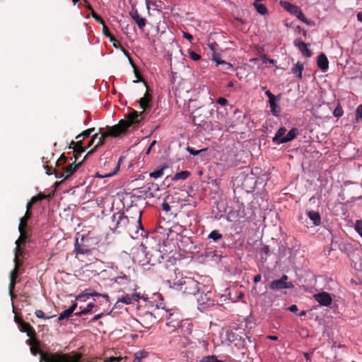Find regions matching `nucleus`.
<instances>
[{
    "mask_svg": "<svg viewBox=\"0 0 362 362\" xmlns=\"http://www.w3.org/2000/svg\"><path fill=\"white\" fill-rule=\"evenodd\" d=\"M269 247L267 245L262 246L259 250V255L262 259H267L269 255Z\"/></svg>",
    "mask_w": 362,
    "mask_h": 362,
    "instance_id": "34",
    "label": "nucleus"
},
{
    "mask_svg": "<svg viewBox=\"0 0 362 362\" xmlns=\"http://www.w3.org/2000/svg\"><path fill=\"white\" fill-rule=\"evenodd\" d=\"M92 16L94 18V19L97 22L100 23V24L103 25L105 23L103 20L98 14H96L95 13L93 12L92 13Z\"/></svg>",
    "mask_w": 362,
    "mask_h": 362,
    "instance_id": "48",
    "label": "nucleus"
},
{
    "mask_svg": "<svg viewBox=\"0 0 362 362\" xmlns=\"http://www.w3.org/2000/svg\"><path fill=\"white\" fill-rule=\"evenodd\" d=\"M30 352L33 356H36L37 354H40V362H45V361H41L42 354H44L45 356H50L52 354H60L59 353H50V354L44 353V352L40 351L38 348L35 347V346H32L30 348Z\"/></svg>",
    "mask_w": 362,
    "mask_h": 362,
    "instance_id": "29",
    "label": "nucleus"
},
{
    "mask_svg": "<svg viewBox=\"0 0 362 362\" xmlns=\"http://www.w3.org/2000/svg\"><path fill=\"white\" fill-rule=\"evenodd\" d=\"M187 151H188L190 154H192V155H193V156H197V155H198V154L200 153V151H199V150H195V149H194V148H190V147H187Z\"/></svg>",
    "mask_w": 362,
    "mask_h": 362,
    "instance_id": "50",
    "label": "nucleus"
},
{
    "mask_svg": "<svg viewBox=\"0 0 362 362\" xmlns=\"http://www.w3.org/2000/svg\"><path fill=\"white\" fill-rule=\"evenodd\" d=\"M166 168V167H163L160 169H158L152 173H150L149 176L151 177H153L154 179H158L160 177H162L164 174V170Z\"/></svg>",
    "mask_w": 362,
    "mask_h": 362,
    "instance_id": "32",
    "label": "nucleus"
},
{
    "mask_svg": "<svg viewBox=\"0 0 362 362\" xmlns=\"http://www.w3.org/2000/svg\"><path fill=\"white\" fill-rule=\"evenodd\" d=\"M362 119V104L360 105L356 110V119L358 121Z\"/></svg>",
    "mask_w": 362,
    "mask_h": 362,
    "instance_id": "42",
    "label": "nucleus"
},
{
    "mask_svg": "<svg viewBox=\"0 0 362 362\" xmlns=\"http://www.w3.org/2000/svg\"><path fill=\"white\" fill-rule=\"evenodd\" d=\"M303 70V65L298 62L292 68V73L296 75L298 78H302V72Z\"/></svg>",
    "mask_w": 362,
    "mask_h": 362,
    "instance_id": "22",
    "label": "nucleus"
},
{
    "mask_svg": "<svg viewBox=\"0 0 362 362\" xmlns=\"http://www.w3.org/2000/svg\"><path fill=\"white\" fill-rule=\"evenodd\" d=\"M35 313L36 317L38 318L49 319L51 317H45L44 312L41 310H37Z\"/></svg>",
    "mask_w": 362,
    "mask_h": 362,
    "instance_id": "44",
    "label": "nucleus"
},
{
    "mask_svg": "<svg viewBox=\"0 0 362 362\" xmlns=\"http://www.w3.org/2000/svg\"><path fill=\"white\" fill-rule=\"evenodd\" d=\"M189 57L192 60L195 61V62L199 60L201 58L200 55L197 54L194 51L189 52Z\"/></svg>",
    "mask_w": 362,
    "mask_h": 362,
    "instance_id": "45",
    "label": "nucleus"
},
{
    "mask_svg": "<svg viewBox=\"0 0 362 362\" xmlns=\"http://www.w3.org/2000/svg\"><path fill=\"white\" fill-rule=\"evenodd\" d=\"M151 96L148 93H146L145 95L140 99L139 105L141 108H142L144 111H145L148 108Z\"/></svg>",
    "mask_w": 362,
    "mask_h": 362,
    "instance_id": "24",
    "label": "nucleus"
},
{
    "mask_svg": "<svg viewBox=\"0 0 362 362\" xmlns=\"http://www.w3.org/2000/svg\"><path fill=\"white\" fill-rule=\"evenodd\" d=\"M122 160H123V157H120L115 169L110 172V173H105V174H100L99 173H96V175H95V177H100V178H104V177H112V176H114L115 175H116L119 171V169H120V165L121 163H122Z\"/></svg>",
    "mask_w": 362,
    "mask_h": 362,
    "instance_id": "14",
    "label": "nucleus"
},
{
    "mask_svg": "<svg viewBox=\"0 0 362 362\" xmlns=\"http://www.w3.org/2000/svg\"><path fill=\"white\" fill-rule=\"evenodd\" d=\"M89 296L88 292H83L76 296V300L79 302H86L89 299Z\"/></svg>",
    "mask_w": 362,
    "mask_h": 362,
    "instance_id": "36",
    "label": "nucleus"
},
{
    "mask_svg": "<svg viewBox=\"0 0 362 362\" xmlns=\"http://www.w3.org/2000/svg\"><path fill=\"white\" fill-rule=\"evenodd\" d=\"M199 308L205 309L214 305V300L213 299V293L208 291L206 293H202L197 299Z\"/></svg>",
    "mask_w": 362,
    "mask_h": 362,
    "instance_id": "7",
    "label": "nucleus"
},
{
    "mask_svg": "<svg viewBox=\"0 0 362 362\" xmlns=\"http://www.w3.org/2000/svg\"><path fill=\"white\" fill-rule=\"evenodd\" d=\"M132 18L136 23L140 29H143L146 25V19L140 16L137 11H135L132 13Z\"/></svg>",
    "mask_w": 362,
    "mask_h": 362,
    "instance_id": "17",
    "label": "nucleus"
},
{
    "mask_svg": "<svg viewBox=\"0 0 362 362\" xmlns=\"http://www.w3.org/2000/svg\"><path fill=\"white\" fill-rule=\"evenodd\" d=\"M253 6L256 11L261 15H265L267 13V8L264 4H259L257 2L253 3Z\"/></svg>",
    "mask_w": 362,
    "mask_h": 362,
    "instance_id": "28",
    "label": "nucleus"
},
{
    "mask_svg": "<svg viewBox=\"0 0 362 362\" xmlns=\"http://www.w3.org/2000/svg\"><path fill=\"white\" fill-rule=\"evenodd\" d=\"M40 199H41V198H40V197H37V196H35V197H33L31 198L30 202H31L33 204H34V203H35L37 201H38V200H40Z\"/></svg>",
    "mask_w": 362,
    "mask_h": 362,
    "instance_id": "60",
    "label": "nucleus"
},
{
    "mask_svg": "<svg viewBox=\"0 0 362 362\" xmlns=\"http://www.w3.org/2000/svg\"><path fill=\"white\" fill-rule=\"evenodd\" d=\"M234 127L233 125H228V124H225L222 127H220L219 129H225L226 131H230L231 129H233Z\"/></svg>",
    "mask_w": 362,
    "mask_h": 362,
    "instance_id": "53",
    "label": "nucleus"
},
{
    "mask_svg": "<svg viewBox=\"0 0 362 362\" xmlns=\"http://www.w3.org/2000/svg\"><path fill=\"white\" fill-rule=\"evenodd\" d=\"M268 338L272 341H276L278 339V337L276 336H269Z\"/></svg>",
    "mask_w": 362,
    "mask_h": 362,
    "instance_id": "64",
    "label": "nucleus"
},
{
    "mask_svg": "<svg viewBox=\"0 0 362 362\" xmlns=\"http://www.w3.org/2000/svg\"><path fill=\"white\" fill-rule=\"evenodd\" d=\"M74 251L76 254L87 255L90 252V250L83 245H80L78 239L76 240Z\"/></svg>",
    "mask_w": 362,
    "mask_h": 362,
    "instance_id": "18",
    "label": "nucleus"
},
{
    "mask_svg": "<svg viewBox=\"0 0 362 362\" xmlns=\"http://www.w3.org/2000/svg\"><path fill=\"white\" fill-rule=\"evenodd\" d=\"M297 134V129L296 128L291 129L286 134V136L281 139L280 143H286L293 140Z\"/></svg>",
    "mask_w": 362,
    "mask_h": 362,
    "instance_id": "21",
    "label": "nucleus"
},
{
    "mask_svg": "<svg viewBox=\"0 0 362 362\" xmlns=\"http://www.w3.org/2000/svg\"><path fill=\"white\" fill-rule=\"evenodd\" d=\"M81 164L76 165L74 163L66 166L65 169V179L73 175Z\"/></svg>",
    "mask_w": 362,
    "mask_h": 362,
    "instance_id": "20",
    "label": "nucleus"
},
{
    "mask_svg": "<svg viewBox=\"0 0 362 362\" xmlns=\"http://www.w3.org/2000/svg\"><path fill=\"white\" fill-rule=\"evenodd\" d=\"M144 112L140 113H138L136 111L132 112L129 115L127 119L120 120L118 124L108 128L106 132H103L100 134L97 133L95 134L87 147H90L94 143H95V148L102 146L106 137L110 136H117L120 134L124 133L131 126L138 124L140 121L144 119Z\"/></svg>",
    "mask_w": 362,
    "mask_h": 362,
    "instance_id": "1",
    "label": "nucleus"
},
{
    "mask_svg": "<svg viewBox=\"0 0 362 362\" xmlns=\"http://www.w3.org/2000/svg\"><path fill=\"white\" fill-rule=\"evenodd\" d=\"M30 214L26 211L25 216L20 219V223L18 226V231L20 233V237L16 241V247L14 250V269L11 271L10 275V284H9V292L12 296L13 289L16 284V279L17 277L18 271L20 269L21 261L20 257L23 256V252L21 248V245L25 243L26 240V235L25 233V228L27 226V221L30 218Z\"/></svg>",
    "mask_w": 362,
    "mask_h": 362,
    "instance_id": "2",
    "label": "nucleus"
},
{
    "mask_svg": "<svg viewBox=\"0 0 362 362\" xmlns=\"http://www.w3.org/2000/svg\"><path fill=\"white\" fill-rule=\"evenodd\" d=\"M121 358L119 357H110L107 362H119L121 361Z\"/></svg>",
    "mask_w": 362,
    "mask_h": 362,
    "instance_id": "54",
    "label": "nucleus"
},
{
    "mask_svg": "<svg viewBox=\"0 0 362 362\" xmlns=\"http://www.w3.org/2000/svg\"><path fill=\"white\" fill-rule=\"evenodd\" d=\"M93 310L94 312H96L98 310V307L95 305L94 302H90L85 308L81 309V311L76 313L75 315L76 316H81L92 312Z\"/></svg>",
    "mask_w": 362,
    "mask_h": 362,
    "instance_id": "16",
    "label": "nucleus"
},
{
    "mask_svg": "<svg viewBox=\"0 0 362 362\" xmlns=\"http://www.w3.org/2000/svg\"><path fill=\"white\" fill-rule=\"evenodd\" d=\"M308 215L310 219L313 221L315 226H319L320 224L321 218L320 214L317 212L311 211L308 212Z\"/></svg>",
    "mask_w": 362,
    "mask_h": 362,
    "instance_id": "23",
    "label": "nucleus"
},
{
    "mask_svg": "<svg viewBox=\"0 0 362 362\" xmlns=\"http://www.w3.org/2000/svg\"><path fill=\"white\" fill-rule=\"evenodd\" d=\"M141 296L138 293L126 294L124 296L119 298L117 300V303H122L126 305L134 304V303L138 302Z\"/></svg>",
    "mask_w": 362,
    "mask_h": 362,
    "instance_id": "10",
    "label": "nucleus"
},
{
    "mask_svg": "<svg viewBox=\"0 0 362 362\" xmlns=\"http://www.w3.org/2000/svg\"><path fill=\"white\" fill-rule=\"evenodd\" d=\"M141 214L142 212L139 211L138 219L136 221L132 222L129 220L124 211H119L115 212L111 216L110 228L114 233H121L123 232H127L130 235H132V230L136 229L135 233L138 235L139 230H144L141 223Z\"/></svg>",
    "mask_w": 362,
    "mask_h": 362,
    "instance_id": "3",
    "label": "nucleus"
},
{
    "mask_svg": "<svg viewBox=\"0 0 362 362\" xmlns=\"http://www.w3.org/2000/svg\"><path fill=\"white\" fill-rule=\"evenodd\" d=\"M280 4L282 7H284L289 13H291L292 11L293 10V8L296 7V5H293L288 1H281L280 2Z\"/></svg>",
    "mask_w": 362,
    "mask_h": 362,
    "instance_id": "37",
    "label": "nucleus"
},
{
    "mask_svg": "<svg viewBox=\"0 0 362 362\" xmlns=\"http://www.w3.org/2000/svg\"><path fill=\"white\" fill-rule=\"evenodd\" d=\"M288 309L292 313H296L298 310L296 305H292Z\"/></svg>",
    "mask_w": 362,
    "mask_h": 362,
    "instance_id": "55",
    "label": "nucleus"
},
{
    "mask_svg": "<svg viewBox=\"0 0 362 362\" xmlns=\"http://www.w3.org/2000/svg\"><path fill=\"white\" fill-rule=\"evenodd\" d=\"M281 100V95H276L275 99L269 100L271 113L274 117H279L281 112V107L279 101Z\"/></svg>",
    "mask_w": 362,
    "mask_h": 362,
    "instance_id": "11",
    "label": "nucleus"
},
{
    "mask_svg": "<svg viewBox=\"0 0 362 362\" xmlns=\"http://www.w3.org/2000/svg\"><path fill=\"white\" fill-rule=\"evenodd\" d=\"M200 362H223L217 358L216 356H207L203 357Z\"/></svg>",
    "mask_w": 362,
    "mask_h": 362,
    "instance_id": "39",
    "label": "nucleus"
},
{
    "mask_svg": "<svg viewBox=\"0 0 362 362\" xmlns=\"http://www.w3.org/2000/svg\"><path fill=\"white\" fill-rule=\"evenodd\" d=\"M269 287L272 291H279L285 288H293V284L288 281V276L286 275H283L280 279L272 281Z\"/></svg>",
    "mask_w": 362,
    "mask_h": 362,
    "instance_id": "6",
    "label": "nucleus"
},
{
    "mask_svg": "<svg viewBox=\"0 0 362 362\" xmlns=\"http://www.w3.org/2000/svg\"><path fill=\"white\" fill-rule=\"evenodd\" d=\"M130 279L128 276L122 274L115 278V281L118 284H124L129 282Z\"/></svg>",
    "mask_w": 362,
    "mask_h": 362,
    "instance_id": "33",
    "label": "nucleus"
},
{
    "mask_svg": "<svg viewBox=\"0 0 362 362\" xmlns=\"http://www.w3.org/2000/svg\"><path fill=\"white\" fill-rule=\"evenodd\" d=\"M344 111L340 105H338L334 110L333 115L336 117H340L343 115Z\"/></svg>",
    "mask_w": 362,
    "mask_h": 362,
    "instance_id": "41",
    "label": "nucleus"
},
{
    "mask_svg": "<svg viewBox=\"0 0 362 362\" xmlns=\"http://www.w3.org/2000/svg\"><path fill=\"white\" fill-rule=\"evenodd\" d=\"M213 60L216 62V65L224 66L226 70H230L233 69V66L231 64L228 63L226 61H223V60L216 58L214 54L213 55Z\"/></svg>",
    "mask_w": 362,
    "mask_h": 362,
    "instance_id": "25",
    "label": "nucleus"
},
{
    "mask_svg": "<svg viewBox=\"0 0 362 362\" xmlns=\"http://www.w3.org/2000/svg\"><path fill=\"white\" fill-rule=\"evenodd\" d=\"M217 103L222 105V106H224L226 105L227 103H228V100L225 98H218L217 99Z\"/></svg>",
    "mask_w": 362,
    "mask_h": 362,
    "instance_id": "49",
    "label": "nucleus"
},
{
    "mask_svg": "<svg viewBox=\"0 0 362 362\" xmlns=\"http://www.w3.org/2000/svg\"><path fill=\"white\" fill-rule=\"evenodd\" d=\"M357 19L358 21L362 23V12H359L357 14Z\"/></svg>",
    "mask_w": 362,
    "mask_h": 362,
    "instance_id": "63",
    "label": "nucleus"
},
{
    "mask_svg": "<svg viewBox=\"0 0 362 362\" xmlns=\"http://www.w3.org/2000/svg\"><path fill=\"white\" fill-rule=\"evenodd\" d=\"M103 316H104V313H98L97 315H95L91 320H90V322H96L97 320H98L99 319H100Z\"/></svg>",
    "mask_w": 362,
    "mask_h": 362,
    "instance_id": "51",
    "label": "nucleus"
},
{
    "mask_svg": "<svg viewBox=\"0 0 362 362\" xmlns=\"http://www.w3.org/2000/svg\"><path fill=\"white\" fill-rule=\"evenodd\" d=\"M183 37L189 41L193 40V36L187 33H183Z\"/></svg>",
    "mask_w": 362,
    "mask_h": 362,
    "instance_id": "57",
    "label": "nucleus"
},
{
    "mask_svg": "<svg viewBox=\"0 0 362 362\" xmlns=\"http://www.w3.org/2000/svg\"><path fill=\"white\" fill-rule=\"evenodd\" d=\"M261 279H262L261 274H257L254 277L253 281L255 284H257L261 281Z\"/></svg>",
    "mask_w": 362,
    "mask_h": 362,
    "instance_id": "56",
    "label": "nucleus"
},
{
    "mask_svg": "<svg viewBox=\"0 0 362 362\" xmlns=\"http://www.w3.org/2000/svg\"><path fill=\"white\" fill-rule=\"evenodd\" d=\"M280 4L282 7H284L289 13H291L292 11L293 10V8L296 7V5H293L288 1H281L280 2Z\"/></svg>",
    "mask_w": 362,
    "mask_h": 362,
    "instance_id": "38",
    "label": "nucleus"
},
{
    "mask_svg": "<svg viewBox=\"0 0 362 362\" xmlns=\"http://www.w3.org/2000/svg\"><path fill=\"white\" fill-rule=\"evenodd\" d=\"M162 209L165 212H168L170 211V206L167 202L165 201L162 203Z\"/></svg>",
    "mask_w": 362,
    "mask_h": 362,
    "instance_id": "46",
    "label": "nucleus"
},
{
    "mask_svg": "<svg viewBox=\"0 0 362 362\" xmlns=\"http://www.w3.org/2000/svg\"><path fill=\"white\" fill-rule=\"evenodd\" d=\"M93 129V128L86 129L76 137V139L78 140L76 143L75 151H78L79 153L85 151L86 147L83 146L82 141L85 138L88 137Z\"/></svg>",
    "mask_w": 362,
    "mask_h": 362,
    "instance_id": "8",
    "label": "nucleus"
},
{
    "mask_svg": "<svg viewBox=\"0 0 362 362\" xmlns=\"http://www.w3.org/2000/svg\"><path fill=\"white\" fill-rule=\"evenodd\" d=\"M314 298L322 306H329L332 301L330 294L325 291L315 294Z\"/></svg>",
    "mask_w": 362,
    "mask_h": 362,
    "instance_id": "9",
    "label": "nucleus"
},
{
    "mask_svg": "<svg viewBox=\"0 0 362 362\" xmlns=\"http://www.w3.org/2000/svg\"><path fill=\"white\" fill-rule=\"evenodd\" d=\"M355 230L362 238V220H357L354 226Z\"/></svg>",
    "mask_w": 362,
    "mask_h": 362,
    "instance_id": "40",
    "label": "nucleus"
},
{
    "mask_svg": "<svg viewBox=\"0 0 362 362\" xmlns=\"http://www.w3.org/2000/svg\"><path fill=\"white\" fill-rule=\"evenodd\" d=\"M317 66L322 71H326L328 69L329 62L326 57V55L323 53H321L317 57Z\"/></svg>",
    "mask_w": 362,
    "mask_h": 362,
    "instance_id": "13",
    "label": "nucleus"
},
{
    "mask_svg": "<svg viewBox=\"0 0 362 362\" xmlns=\"http://www.w3.org/2000/svg\"><path fill=\"white\" fill-rule=\"evenodd\" d=\"M290 13L296 16L302 22L308 23L307 18H305L303 11L298 6H296L292 12Z\"/></svg>",
    "mask_w": 362,
    "mask_h": 362,
    "instance_id": "19",
    "label": "nucleus"
},
{
    "mask_svg": "<svg viewBox=\"0 0 362 362\" xmlns=\"http://www.w3.org/2000/svg\"><path fill=\"white\" fill-rule=\"evenodd\" d=\"M265 94L269 98V100H272L276 98V95H273L269 90H267Z\"/></svg>",
    "mask_w": 362,
    "mask_h": 362,
    "instance_id": "52",
    "label": "nucleus"
},
{
    "mask_svg": "<svg viewBox=\"0 0 362 362\" xmlns=\"http://www.w3.org/2000/svg\"><path fill=\"white\" fill-rule=\"evenodd\" d=\"M190 175V173L187 170H184L176 173L173 180L176 181L179 180H186Z\"/></svg>",
    "mask_w": 362,
    "mask_h": 362,
    "instance_id": "26",
    "label": "nucleus"
},
{
    "mask_svg": "<svg viewBox=\"0 0 362 362\" xmlns=\"http://www.w3.org/2000/svg\"><path fill=\"white\" fill-rule=\"evenodd\" d=\"M72 314L73 313L70 311L69 309L68 308L59 315L58 320L59 321H62L65 319H69Z\"/></svg>",
    "mask_w": 362,
    "mask_h": 362,
    "instance_id": "35",
    "label": "nucleus"
},
{
    "mask_svg": "<svg viewBox=\"0 0 362 362\" xmlns=\"http://www.w3.org/2000/svg\"><path fill=\"white\" fill-rule=\"evenodd\" d=\"M20 330L22 332H25L30 337H33L35 334V330L27 322L21 321L19 325Z\"/></svg>",
    "mask_w": 362,
    "mask_h": 362,
    "instance_id": "15",
    "label": "nucleus"
},
{
    "mask_svg": "<svg viewBox=\"0 0 362 362\" xmlns=\"http://www.w3.org/2000/svg\"><path fill=\"white\" fill-rule=\"evenodd\" d=\"M148 356V353L146 351H139L134 354V359L133 362H141L143 358Z\"/></svg>",
    "mask_w": 362,
    "mask_h": 362,
    "instance_id": "27",
    "label": "nucleus"
},
{
    "mask_svg": "<svg viewBox=\"0 0 362 362\" xmlns=\"http://www.w3.org/2000/svg\"><path fill=\"white\" fill-rule=\"evenodd\" d=\"M33 204L30 201L27 204V206H26L27 211H26L29 212V210L32 207Z\"/></svg>",
    "mask_w": 362,
    "mask_h": 362,
    "instance_id": "62",
    "label": "nucleus"
},
{
    "mask_svg": "<svg viewBox=\"0 0 362 362\" xmlns=\"http://www.w3.org/2000/svg\"><path fill=\"white\" fill-rule=\"evenodd\" d=\"M293 43L303 56L306 57H311L312 52L308 48V45L303 42L300 39H296Z\"/></svg>",
    "mask_w": 362,
    "mask_h": 362,
    "instance_id": "12",
    "label": "nucleus"
},
{
    "mask_svg": "<svg viewBox=\"0 0 362 362\" xmlns=\"http://www.w3.org/2000/svg\"><path fill=\"white\" fill-rule=\"evenodd\" d=\"M77 308V303H73L69 308V310L71 311L72 313L74 312V310H76V308Z\"/></svg>",
    "mask_w": 362,
    "mask_h": 362,
    "instance_id": "59",
    "label": "nucleus"
},
{
    "mask_svg": "<svg viewBox=\"0 0 362 362\" xmlns=\"http://www.w3.org/2000/svg\"><path fill=\"white\" fill-rule=\"evenodd\" d=\"M100 296L104 298L107 303L110 302V297L107 294H102Z\"/></svg>",
    "mask_w": 362,
    "mask_h": 362,
    "instance_id": "61",
    "label": "nucleus"
},
{
    "mask_svg": "<svg viewBox=\"0 0 362 362\" xmlns=\"http://www.w3.org/2000/svg\"><path fill=\"white\" fill-rule=\"evenodd\" d=\"M222 237V234L217 230H212L208 235V238L214 241H218L221 239Z\"/></svg>",
    "mask_w": 362,
    "mask_h": 362,
    "instance_id": "31",
    "label": "nucleus"
},
{
    "mask_svg": "<svg viewBox=\"0 0 362 362\" xmlns=\"http://www.w3.org/2000/svg\"><path fill=\"white\" fill-rule=\"evenodd\" d=\"M172 288L182 291L186 295H195L199 290V283L192 277L185 276L175 282Z\"/></svg>",
    "mask_w": 362,
    "mask_h": 362,
    "instance_id": "5",
    "label": "nucleus"
},
{
    "mask_svg": "<svg viewBox=\"0 0 362 362\" xmlns=\"http://www.w3.org/2000/svg\"><path fill=\"white\" fill-rule=\"evenodd\" d=\"M88 293L89 298L93 297V296H100L102 295V293H100L98 292H90Z\"/></svg>",
    "mask_w": 362,
    "mask_h": 362,
    "instance_id": "58",
    "label": "nucleus"
},
{
    "mask_svg": "<svg viewBox=\"0 0 362 362\" xmlns=\"http://www.w3.org/2000/svg\"><path fill=\"white\" fill-rule=\"evenodd\" d=\"M262 59L263 62L265 64H267V63L274 64L275 63V61L274 59H269L266 55H263L262 57Z\"/></svg>",
    "mask_w": 362,
    "mask_h": 362,
    "instance_id": "47",
    "label": "nucleus"
},
{
    "mask_svg": "<svg viewBox=\"0 0 362 362\" xmlns=\"http://www.w3.org/2000/svg\"><path fill=\"white\" fill-rule=\"evenodd\" d=\"M160 258H163V256L159 250H153L151 252H147L146 247L144 245H141V247L134 256V262L141 266L155 265L160 262Z\"/></svg>",
    "mask_w": 362,
    "mask_h": 362,
    "instance_id": "4",
    "label": "nucleus"
},
{
    "mask_svg": "<svg viewBox=\"0 0 362 362\" xmlns=\"http://www.w3.org/2000/svg\"><path fill=\"white\" fill-rule=\"evenodd\" d=\"M286 129L285 128H280L277 131L275 136L274 137V139H273L274 141H275L277 144H281L280 141L281 139H283V137H284V135L286 133Z\"/></svg>",
    "mask_w": 362,
    "mask_h": 362,
    "instance_id": "30",
    "label": "nucleus"
},
{
    "mask_svg": "<svg viewBox=\"0 0 362 362\" xmlns=\"http://www.w3.org/2000/svg\"><path fill=\"white\" fill-rule=\"evenodd\" d=\"M103 25V34L108 37L110 40V41L113 42L115 41V37L109 33L106 25H105V23Z\"/></svg>",
    "mask_w": 362,
    "mask_h": 362,
    "instance_id": "43",
    "label": "nucleus"
}]
</instances>
